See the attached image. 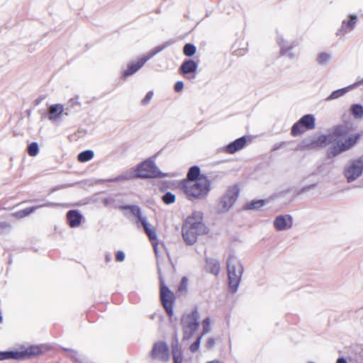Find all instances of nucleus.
Wrapping results in <instances>:
<instances>
[{
	"instance_id": "f257e3e1",
	"label": "nucleus",
	"mask_w": 363,
	"mask_h": 363,
	"mask_svg": "<svg viewBox=\"0 0 363 363\" xmlns=\"http://www.w3.org/2000/svg\"><path fill=\"white\" fill-rule=\"evenodd\" d=\"M210 185L211 182L208 177H201L197 181L186 182L182 189L189 200L201 199L208 195Z\"/></svg>"
},
{
	"instance_id": "f03ea898",
	"label": "nucleus",
	"mask_w": 363,
	"mask_h": 363,
	"mask_svg": "<svg viewBox=\"0 0 363 363\" xmlns=\"http://www.w3.org/2000/svg\"><path fill=\"white\" fill-rule=\"evenodd\" d=\"M200 314L197 307L191 312L185 313L181 318V326L183 332V340L191 339L200 325Z\"/></svg>"
},
{
	"instance_id": "7ed1b4c3",
	"label": "nucleus",
	"mask_w": 363,
	"mask_h": 363,
	"mask_svg": "<svg viewBox=\"0 0 363 363\" xmlns=\"http://www.w3.org/2000/svg\"><path fill=\"white\" fill-rule=\"evenodd\" d=\"M182 232L184 242L192 245L196 242L198 235L207 233V228L203 222H192V219H186Z\"/></svg>"
},
{
	"instance_id": "20e7f679",
	"label": "nucleus",
	"mask_w": 363,
	"mask_h": 363,
	"mask_svg": "<svg viewBox=\"0 0 363 363\" xmlns=\"http://www.w3.org/2000/svg\"><path fill=\"white\" fill-rule=\"evenodd\" d=\"M227 270L229 289L235 293L241 281L243 267L237 257L230 255L227 261Z\"/></svg>"
},
{
	"instance_id": "39448f33",
	"label": "nucleus",
	"mask_w": 363,
	"mask_h": 363,
	"mask_svg": "<svg viewBox=\"0 0 363 363\" xmlns=\"http://www.w3.org/2000/svg\"><path fill=\"white\" fill-rule=\"evenodd\" d=\"M175 43L174 40H169L164 42L162 45L157 46L149 51L147 53L141 57L137 62H131L128 65V68L123 71V77H127L133 74H135L137 71H138L145 63L153 57L155 55L162 51L164 49L168 48Z\"/></svg>"
},
{
	"instance_id": "423d86ee",
	"label": "nucleus",
	"mask_w": 363,
	"mask_h": 363,
	"mask_svg": "<svg viewBox=\"0 0 363 363\" xmlns=\"http://www.w3.org/2000/svg\"><path fill=\"white\" fill-rule=\"evenodd\" d=\"M136 171H138V177L141 179L162 178L164 177L151 159L146 160L138 164Z\"/></svg>"
},
{
	"instance_id": "0eeeda50",
	"label": "nucleus",
	"mask_w": 363,
	"mask_h": 363,
	"mask_svg": "<svg viewBox=\"0 0 363 363\" xmlns=\"http://www.w3.org/2000/svg\"><path fill=\"white\" fill-rule=\"evenodd\" d=\"M343 174L349 183L360 177L363 174V158L350 160L344 167Z\"/></svg>"
},
{
	"instance_id": "6e6552de",
	"label": "nucleus",
	"mask_w": 363,
	"mask_h": 363,
	"mask_svg": "<svg viewBox=\"0 0 363 363\" xmlns=\"http://www.w3.org/2000/svg\"><path fill=\"white\" fill-rule=\"evenodd\" d=\"M157 271L160 275L161 303L167 315L171 317L173 315L174 294L169 290L168 286L164 284V280L161 276V269L159 266H157Z\"/></svg>"
},
{
	"instance_id": "1a4fd4ad",
	"label": "nucleus",
	"mask_w": 363,
	"mask_h": 363,
	"mask_svg": "<svg viewBox=\"0 0 363 363\" xmlns=\"http://www.w3.org/2000/svg\"><path fill=\"white\" fill-rule=\"evenodd\" d=\"M122 210H130L131 213L138 218V222L140 223L146 235L150 241H154L157 239V234L154 229L150 227L147 218L143 216L141 209L139 206L135 205H123L121 207Z\"/></svg>"
},
{
	"instance_id": "9d476101",
	"label": "nucleus",
	"mask_w": 363,
	"mask_h": 363,
	"mask_svg": "<svg viewBox=\"0 0 363 363\" xmlns=\"http://www.w3.org/2000/svg\"><path fill=\"white\" fill-rule=\"evenodd\" d=\"M122 210H130L131 213L138 218V222L140 223L146 235L150 241H154L157 239V234L154 229L150 227L147 218L143 216L141 209L139 206L135 205H123L121 207Z\"/></svg>"
},
{
	"instance_id": "9b49d317",
	"label": "nucleus",
	"mask_w": 363,
	"mask_h": 363,
	"mask_svg": "<svg viewBox=\"0 0 363 363\" xmlns=\"http://www.w3.org/2000/svg\"><path fill=\"white\" fill-rule=\"evenodd\" d=\"M239 192V188L235 185L228 188L225 194L220 199L219 212L228 211L238 199Z\"/></svg>"
},
{
	"instance_id": "f8f14e48",
	"label": "nucleus",
	"mask_w": 363,
	"mask_h": 363,
	"mask_svg": "<svg viewBox=\"0 0 363 363\" xmlns=\"http://www.w3.org/2000/svg\"><path fill=\"white\" fill-rule=\"evenodd\" d=\"M48 350V346L45 345H30L26 347L24 350L15 351L16 360H23L27 358L38 356L44 352Z\"/></svg>"
},
{
	"instance_id": "ddd939ff",
	"label": "nucleus",
	"mask_w": 363,
	"mask_h": 363,
	"mask_svg": "<svg viewBox=\"0 0 363 363\" xmlns=\"http://www.w3.org/2000/svg\"><path fill=\"white\" fill-rule=\"evenodd\" d=\"M277 43L280 47V54L289 59H294L296 55L293 52V49L298 45L296 40H286L282 35H277Z\"/></svg>"
},
{
	"instance_id": "4468645a",
	"label": "nucleus",
	"mask_w": 363,
	"mask_h": 363,
	"mask_svg": "<svg viewBox=\"0 0 363 363\" xmlns=\"http://www.w3.org/2000/svg\"><path fill=\"white\" fill-rule=\"evenodd\" d=\"M150 354L153 359L166 362L169 359V347L165 342H155Z\"/></svg>"
},
{
	"instance_id": "2eb2a0df",
	"label": "nucleus",
	"mask_w": 363,
	"mask_h": 363,
	"mask_svg": "<svg viewBox=\"0 0 363 363\" xmlns=\"http://www.w3.org/2000/svg\"><path fill=\"white\" fill-rule=\"evenodd\" d=\"M349 17V20L342 21L340 28L336 33L337 36H343L354 28L357 22V16L356 14H350Z\"/></svg>"
},
{
	"instance_id": "dca6fc26",
	"label": "nucleus",
	"mask_w": 363,
	"mask_h": 363,
	"mask_svg": "<svg viewBox=\"0 0 363 363\" xmlns=\"http://www.w3.org/2000/svg\"><path fill=\"white\" fill-rule=\"evenodd\" d=\"M48 119L51 121H56L58 120L62 114L66 116L69 115V112L67 111L62 104H56L50 105L48 107Z\"/></svg>"
},
{
	"instance_id": "f3484780",
	"label": "nucleus",
	"mask_w": 363,
	"mask_h": 363,
	"mask_svg": "<svg viewBox=\"0 0 363 363\" xmlns=\"http://www.w3.org/2000/svg\"><path fill=\"white\" fill-rule=\"evenodd\" d=\"M292 225L293 220L290 215L279 216L274 220V226L279 231L289 229Z\"/></svg>"
},
{
	"instance_id": "a211bd4d",
	"label": "nucleus",
	"mask_w": 363,
	"mask_h": 363,
	"mask_svg": "<svg viewBox=\"0 0 363 363\" xmlns=\"http://www.w3.org/2000/svg\"><path fill=\"white\" fill-rule=\"evenodd\" d=\"M198 68V63L191 59H187L184 60L179 67V72L181 74L184 76L186 78L188 77V74H195Z\"/></svg>"
},
{
	"instance_id": "6ab92c4d",
	"label": "nucleus",
	"mask_w": 363,
	"mask_h": 363,
	"mask_svg": "<svg viewBox=\"0 0 363 363\" xmlns=\"http://www.w3.org/2000/svg\"><path fill=\"white\" fill-rule=\"evenodd\" d=\"M361 84H363V78L361 80H359L350 86L333 91L326 98L325 100L326 101H333V100L337 99L344 96L346 93L354 89V88L357 87L358 86H359Z\"/></svg>"
},
{
	"instance_id": "aec40b11",
	"label": "nucleus",
	"mask_w": 363,
	"mask_h": 363,
	"mask_svg": "<svg viewBox=\"0 0 363 363\" xmlns=\"http://www.w3.org/2000/svg\"><path fill=\"white\" fill-rule=\"evenodd\" d=\"M247 143L245 136L240 137L234 141L230 143L224 147V151L229 154H234L242 149Z\"/></svg>"
},
{
	"instance_id": "412c9836",
	"label": "nucleus",
	"mask_w": 363,
	"mask_h": 363,
	"mask_svg": "<svg viewBox=\"0 0 363 363\" xmlns=\"http://www.w3.org/2000/svg\"><path fill=\"white\" fill-rule=\"evenodd\" d=\"M67 220L71 228H76L80 225L82 215L77 210H69L67 213Z\"/></svg>"
},
{
	"instance_id": "4be33fe9",
	"label": "nucleus",
	"mask_w": 363,
	"mask_h": 363,
	"mask_svg": "<svg viewBox=\"0 0 363 363\" xmlns=\"http://www.w3.org/2000/svg\"><path fill=\"white\" fill-rule=\"evenodd\" d=\"M206 269L207 272L218 275L220 272V263L218 259L207 257L206 259Z\"/></svg>"
},
{
	"instance_id": "5701e85b",
	"label": "nucleus",
	"mask_w": 363,
	"mask_h": 363,
	"mask_svg": "<svg viewBox=\"0 0 363 363\" xmlns=\"http://www.w3.org/2000/svg\"><path fill=\"white\" fill-rule=\"evenodd\" d=\"M348 130L347 126L345 125H337L333 128V131L330 135V139L333 142V140H336L340 138L345 137L347 134Z\"/></svg>"
},
{
	"instance_id": "b1692460",
	"label": "nucleus",
	"mask_w": 363,
	"mask_h": 363,
	"mask_svg": "<svg viewBox=\"0 0 363 363\" xmlns=\"http://www.w3.org/2000/svg\"><path fill=\"white\" fill-rule=\"evenodd\" d=\"M300 123L306 130H312L315 126V118L312 114H306L299 119Z\"/></svg>"
},
{
	"instance_id": "393cba45",
	"label": "nucleus",
	"mask_w": 363,
	"mask_h": 363,
	"mask_svg": "<svg viewBox=\"0 0 363 363\" xmlns=\"http://www.w3.org/2000/svg\"><path fill=\"white\" fill-rule=\"evenodd\" d=\"M360 135L358 133L354 134L345 140V141H340L342 146V149L345 151H347L354 147L359 141Z\"/></svg>"
},
{
	"instance_id": "a878e982",
	"label": "nucleus",
	"mask_w": 363,
	"mask_h": 363,
	"mask_svg": "<svg viewBox=\"0 0 363 363\" xmlns=\"http://www.w3.org/2000/svg\"><path fill=\"white\" fill-rule=\"evenodd\" d=\"M344 152L345 151L342 149V146L340 143V141H337L335 145L328 148L327 157L329 159H332L338 156L339 155Z\"/></svg>"
},
{
	"instance_id": "bb28decb",
	"label": "nucleus",
	"mask_w": 363,
	"mask_h": 363,
	"mask_svg": "<svg viewBox=\"0 0 363 363\" xmlns=\"http://www.w3.org/2000/svg\"><path fill=\"white\" fill-rule=\"evenodd\" d=\"M200 172V168L198 166L191 167L187 173L188 181H197L201 177H207L205 175L201 174Z\"/></svg>"
},
{
	"instance_id": "cd10ccee",
	"label": "nucleus",
	"mask_w": 363,
	"mask_h": 363,
	"mask_svg": "<svg viewBox=\"0 0 363 363\" xmlns=\"http://www.w3.org/2000/svg\"><path fill=\"white\" fill-rule=\"evenodd\" d=\"M332 60V55L329 52H323L318 55L316 62L322 66H327Z\"/></svg>"
},
{
	"instance_id": "c85d7f7f",
	"label": "nucleus",
	"mask_w": 363,
	"mask_h": 363,
	"mask_svg": "<svg viewBox=\"0 0 363 363\" xmlns=\"http://www.w3.org/2000/svg\"><path fill=\"white\" fill-rule=\"evenodd\" d=\"M313 140L316 148L325 147L328 143L332 142L330 136L326 135H320L318 137L313 138Z\"/></svg>"
},
{
	"instance_id": "c756f323",
	"label": "nucleus",
	"mask_w": 363,
	"mask_h": 363,
	"mask_svg": "<svg viewBox=\"0 0 363 363\" xmlns=\"http://www.w3.org/2000/svg\"><path fill=\"white\" fill-rule=\"evenodd\" d=\"M94 156V152L93 150H87L81 152L78 156L77 159L80 162H86L91 160Z\"/></svg>"
},
{
	"instance_id": "7c9ffc66",
	"label": "nucleus",
	"mask_w": 363,
	"mask_h": 363,
	"mask_svg": "<svg viewBox=\"0 0 363 363\" xmlns=\"http://www.w3.org/2000/svg\"><path fill=\"white\" fill-rule=\"evenodd\" d=\"M79 106L80 102L79 101L78 97H76L69 99L66 104L65 108L69 112V114H70L73 110L79 108Z\"/></svg>"
},
{
	"instance_id": "2f4dec72",
	"label": "nucleus",
	"mask_w": 363,
	"mask_h": 363,
	"mask_svg": "<svg viewBox=\"0 0 363 363\" xmlns=\"http://www.w3.org/2000/svg\"><path fill=\"white\" fill-rule=\"evenodd\" d=\"M266 201L264 199L251 201L246 204L245 208L248 210H258L263 207Z\"/></svg>"
},
{
	"instance_id": "473e14b6",
	"label": "nucleus",
	"mask_w": 363,
	"mask_h": 363,
	"mask_svg": "<svg viewBox=\"0 0 363 363\" xmlns=\"http://www.w3.org/2000/svg\"><path fill=\"white\" fill-rule=\"evenodd\" d=\"M350 111L355 118H362L363 117V106L361 104H353L350 108Z\"/></svg>"
},
{
	"instance_id": "72a5a7b5",
	"label": "nucleus",
	"mask_w": 363,
	"mask_h": 363,
	"mask_svg": "<svg viewBox=\"0 0 363 363\" xmlns=\"http://www.w3.org/2000/svg\"><path fill=\"white\" fill-rule=\"evenodd\" d=\"M196 52V46L192 43H186L183 48V53L186 57L193 56Z\"/></svg>"
},
{
	"instance_id": "f704fd0d",
	"label": "nucleus",
	"mask_w": 363,
	"mask_h": 363,
	"mask_svg": "<svg viewBox=\"0 0 363 363\" xmlns=\"http://www.w3.org/2000/svg\"><path fill=\"white\" fill-rule=\"evenodd\" d=\"M37 209H38V207L30 206V207L24 208L21 211L16 212L15 213V215L17 217L22 218H24V217H26V216L30 215L31 213L35 212V211Z\"/></svg>"
},
{
	"instance_id": "c9c22d12",
	"label": "nucleus",
	"mask_w": 363,
	"mask_h": 363,
	"mask_svg": "<svg viewBox=\"0 0 363 363\" xmlns=\"http://www.w3.org/2000/svg\"><path fill=\"white\" fill-rule=\"evenodd\" d=\"M303 128V126L301 125V124L300 123V121L298 120L296 123H295L293 125V126L291 128V135L294 137L300 135L301 134H302L304 132V130Z\"/></svg>"
},
{
	"instance_id": "e433bc0d",
	"label": "nucleus",
	"mask_w": 363,
	"mask_h": 363,
	"mask_svg": "<svg viewBox=\"0 0 363 363\" xmlns=\"http://www.w3.org/2000/svg\"><path fill=\"white\" fill-rule=\"evenodd\" d=\"M16 357H17V355L16 354L15 351H0V361L16 359Z\"/></svg>"
},
{
	"instance_id": "4c0bfd02",
	"label": "nucleus",
	"mask_w": 363,
	"mask_h": 363,
	"mask_svg": "<svg viewBox=\"0 0 363 363\" xmlns=\"http://www.w3.org/2000/svg\"><path fill=\"white\" fill-rule=\"evenodd\" d=\"M202 332L200 334L202 337L206 335L211 330V318L209 317L206 318L201 323Z\"/></svg>"
},
{
	"instance_id": "58836bf2",
	"label": "nucleus",
	"mask_w": 363,
	"mask_h": 363,
	"mask_svg": "<svg viewBox=\"0 0 363 363\" xmlns=\"http://www.w3.org/2000/svg\"><path fill=\"white\" fill-rule=\"evenodd\" d=\"M176 196L174 194L167 191L162 196V201L167 205L174 203Z\"/></svg>"
},
{
	"instance_id": "ea45409f",
	"label": "nucleus",
	"mask_w": 363,
	"mask_h": 363,
	"mask_svg": "<svg viewBox=\"0 0 363 363\" xmlns=\"http://www.w3.org/2000/svg\"><path fill=\"white\" fill-rule=\"evenodd\" d=\"M65 350L69 352V356L72 359L81 363H84V362L85 361V357L83 355L79 354L77 351H74L69 349H65Z\"/></svg>"
},
{
	"instance_id": "a19ab883",
	"label": "nucleus",
	"mask_w": 363,
	"mask_h": 363,
	"mask_svg": "<svg viewBox=\"0 0 363 363\" xmlns=\"http://www.w3.org/2000/svg\"><path fill=\"white\" fill-rule=\"evenodd\" d=\"M38 152V144L36 142H33L28 146V153L30 156H35Z\"/></svg>"
},
{
	"instance_id": "79ce46f5",
	"label": "nucleus",
	"mask_w": 363,
	"mask_h": 363,
	"mask_svg": "<svg viewBox=\"0 0 363 363\" xmlns=\"http://www.w3.org/2000/svg\"><path fill=\"white\" fill-rule=\"evenodd\" d=\"M138 171H136V167L135 169H130L124 173V180H130L133 179L138 178Z\"/></svg>"
},
{
	"instance_id": "37998d69",
	"label": "nucleus",
	"mask_w": 363,
	"mask_h": 363,
	"mask_svg": "<svg viewBox=\"0 0 363 363\" xmlns=\"http://www.w3.org/2000/svg\"><path fill=\"white\" fill-rule=\"evenodd\" d=\"M202 336L201 335H198L197 337H196V340H195V342H194L191 345H190V351L192 352V353H195L196 352H197L199 349V347H200V345H201V340H202Z\"/></svg>"
},
{
	"instance_id": "c03bdc74",
	"label": "nucleus",
	"mask_w": 363,
	"mask_h": 363,
	"mask_svg": "<svg viewBox=\"0 0 363 363\" xmlns=\"http://www.w3.org/2000/svg\"><path fill=\"white\" fill-rule=\"evenodd\" d=\"M301 147L302 149L304 150H312L316 148L313 139L310 140H304L301 143Z\"/></svg>"
},
{
	"instance_id": "a18cd8bd",
	"label": "nucleus",
	"mask_w": 363,
	"mask_h": 363,
	"mask_svg": "<svg viewBox=\"0 0 363 363\" xmlns=\"http://www.w3.org/2000/svg\"><path fill=\"white\" fill-rule=\"evenodd\" d=\"M11 225L6 222H0V234H4L10 231Z\"/></svg>"
},
{
	"instance_id": "49530a36",
	"label": "nucleus",
	"mask_w": 363,
	"mask_h": 363,
	"mask_svg": "<svg viewBox=\"0 0 363 363\" xmlns=\"http://www.w3.org/2000/svg\"><path fill=\"white\" fill-rule=\"evenodd\" d=\"M62 204L59 203H54V202H45L41 204H39L38 206H35L34 207H38V208H44V207H56V206H61Z\"/></svg>"
},
{
	"instance_id": "de8ad7c7",
	"label": "nucleus",
	"mask_w": 363,
	"mask_h": 363,
	"mask_svg": "<svg viewBox=\"0 0 363 363\" xmlns=\"http://www.w3.org/2000/svg\"><path fill=\"white\" fill-rule=\"evenodd\" d=\"M187 219H192L193 221H201L202 220V213L200 211H196L193 213L191 217H189Z\"/></svg>"
},
{
	"instance_id": "09e8293b",
	"label": "nucleus",
	"mask_w": 363,
	"mask_h": 363,
	"mask_svg": "<svg viewBox=\"0 0 363 363\" xmlns=\"http://www.w3.org/2000/svg\"><path fill=\"white\" fill-rule=\"evenodd\" d=\"M153 96V92L152 91H148L144 99L142 100L141 103L143 105H147L150 103Z\"/></svg>"
},
{
	"instance_id": "8fccbe9b",
	"label": "nucleus",
	"mask_w": 363,
	"mask_h": 363,
	"mask_svg": "<svg viewBox=\"0 0 363 363\" xmlns=\"http://www.w3.org/2000/svg\"><path fill=\"white\" fill-rule=\"evenodd\" d=\"M172 354L176 353H182L181 348L179 345L177 340H175V342H172Z\"/></svg>"
},
{
	"instance_id": "3c124183",
	"label": "nucleus",
	"mask_w": 363,
	"mask_h": 363,
	"mask_svg": "<svg viewBox=\"0 0 363 363\" xmlns=\"http://www.w3.org/2000/svg\"><path fill=\"white\" fill-rule=\"evenodd\" d=\"M184 89V82H182V81H178L175 83L174 84V91L177 92V93H179L180 91H182Z\"/></svg>"
},
{
	"instance_id": "603ef678",
	"label": "nucleus",
	"mask_w": 363,
	"mask_h": 363,
	"mask_svg": "<svg viewBox=\"0 0 363 363\" xmlns=\"http://www.w3.org/2000/svg\"><path fill=\"white\" fill-rule=\"evenodd\" d=\"M125 257V255L124 252H123L121 250H118V251L116 252V260L117 262H123V261H124Z\"/></svg>"
},
{
	"instance_id": "864d4df0",
	"label": "nucleus",
	"mask_w": 363,
	"mask_h": 363,
	"mask_svg": "<svg viewBox=\"0 0 363 363\" xmlns=\"http://www.w3.org/2000/svg\"><path fill=\"white\" fill-rule=\"evenodd\" d=\"M174 363H182L183 360L182 353L173 354Z\"/></svg>"
},
{
	"instance_id": "5fc2aeb1",
	"label": "nucleus",
	"mask_w": 363,
	"mask_h": 363,
	"mask_svg": "<svg viewBox=\"0 0 363 363\" xmlns=\"http://www.w3.org/2000/svg\"><path fill=\"white\" fill-rule=\"evenodd\" d=\"M216 344V340L213 337H209L206 342V347L208 350L212 349Z\"/></svg>"
},
{
	"instance_id": "6e6d98bb",
	"label": "nucleus",
	"mask_w": 363,
	"mask_h": 363,
	"mask_svg": "<svg viewBox=\"0 0 363 363\" xmlns=\"http://www.w3.org/2000/svg\"><path fill=\"white\" fill-rule=\"evenodd\" d=\"M315 186V184H311V185H308V186H306L303 188H301L298 192H297V194H303L312 189H313L314 187Z\"/></svg>"
},
{
	"instance_id": "4d7b16f0",
	"label": "nucleus",
	"mask_w": 363,
	"mask_h": 363,
	"mask_svg": "<svg viewBox=\"0 0 363 363\" xmlns=\"http://www.w3.org/2000/svg\"><path fill=\"white\" fill-rule=\"evenodd\" d=\"M286 145L285 142H281L279 143H276L273 145L272 150V151H277L279 150L280 148L283 147Z\"/></svg>"
},
{
	"instance_id": "13d9d810",
	"label": "nucleus",
	"mask_w": 363,
	"mask_h": 363,
	"mask_svg": "<svg viewBox=\"0 0 363 363\" xmlns=\"http://www.w3.org/2000/svg\"><path fill=\"white\" fill-rule=\"evenodd\" d=\"M123 177H124V174H121V175H119V176H118V177H115V178H113V179H110L109 181H110V182H114L123 181V180H124Z\"/></svg>"
},
{
	"instance_id": "bf43d9fd",
	"label": "nucleus",
	"mask_w": 363,
	"mask_h": 363,
	"mask_svg": "<svg viewBox=\"0 0 363 363\" xmlns=\"http://www.w3.org/2000/svg\"><path fill=\"white\" fill-rule=\"evenodd\" d=\"M111 202H112L111 198H105V199H103V203L106 206H111Z\"/></svg>"
},
{
	"instance_id": "052dcab7",
	"label": "nucleus",
	"mask_w": 363,
	"mask_h": 363,
	"mask_svg": "<svg viewBox=\"0 0 363 363\" xmlns=\"http://www.w3.org/2000/svg\"><path fill=\"white\" fill-rule=\"evenodd\" d=\"M335 363H347V361L345 357H340L337 358Z\"/></svg>"
},
{
	"instance_id": "680f3d73",
	"label": "nucleus",
	"mask_w": 363,
	"mask_h": 363,
	"mask_svg": "<svg viewBox=\"0 0 363 363\" xmlns=\"http://www.w3.org/2000/svg\"><path fill=\"white\" fill-rule=\"evenodd\" d=\"M111 259H112V257L110 254L106 255L105 257V259H106V262H109L111 260Z\"/></svg>"
},
{
	"instance_id": "e2e57ef3",
	"label": "nucleus",
	"mask_w": 363,
	"mask_h": 363,
	"mask_svg": "<svg viewBox=\"0 0 363 363\" xmlns=\"http://www.w3.org/2000/svg\"><path fill=\"white\" fill-rule=\"evenodd\" d=\"M111 201H112V202H111V206H114V207H116V208H118V207L119 208H121L120 207H121V206H119L116 205V201H115V199H114L111 198Z\"/></svg>"
},
{
	"instance_id": "0e129e2a",
	"label": "nucleus",
	"mask_w": 363,
	"mask_h": 363,
	"mask_svg": "<svg viewBox=\"0 0 363 363\" xmlns=\"http://www.w3.org/2000/svg\"><path fill=\"white\" fill-rule=\"evenodd\" d=\"M152 245H153V247H154L155 252V254L157 255V247H156V246H155V243H153V242H152Z\"/></svg>"
},
{
	"instance_id": "69168bd1",
	"label": "nucleus",
	"mask_w": 363,
	"mask_h": 363,
	"mask_svg": "<svg viewBox=\"0 0 363 363\" xmlns=\"http://www.w3.org/2000/svg\"><path fill=\"white\" fill-rule=\"evenodd\" d=\"M206 363H219V362L218 360H213V361L208 362Z\"/></svg>"
},
{
	"instance_id": "338daca9",
	"label": "nucleus",
	"mask_w": 363,
	"mask_h": 363,
	"mask_svg": "<svg viewBox=\"0 0 363 363\" xmlns=\"http://www.w3.org/2000/svg\"><path fill=\"white\" fill-rule=\"evenodd\" d=\"M2 321H3V317H2L1 313L0 312V323H2Z\"/></svg>"
},
{
	"instance_id": "774afa93",
	"label": "nucleus",
	"mask_w": 363,
	"mask_h": 363,
	"mask_svg": "<svg viewBox=\"0 0 363 363\" xmlns=\"http://www.w3.org/2000/svg\"><path fill=\"white\" fill-rule=\"evenodd\" d=\"M186 281V277H183L182 279V282H184Z\"/></svg>"
}]
</instances>
